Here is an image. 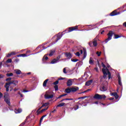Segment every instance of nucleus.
<instances>
[{"mask_svg":"<svg viewBox=\"0 0 126 126\" xmlns=\"http://www.w3.org/2000/svg\"><path fill=\"white\" fill-rule=\"evenodd\" d=\"M113 35H114V39H119V38H121L122 35H119V34H115V32L112 31H110L107 34L108 38L105 39V43H108L110 40H112V37H113Z\"/></svg>","mask_w":126,"mask_h":126,"instance_id":"obj_1","label":"nucleus"},{"mask_svg":"<svg viewBox=\"0 0 126 126\" xmlns=\"http://www.w3.org/2000/svg\"><path fill=\"white\" fill-rule=\"evenodd\" d=\"M102 73H103V78H106L107 75H108V79H110V78H111V76H112V75L111 74V72H110L108 68H106L105 69L102 68Z\"/></svg>","mask_w":126,"mask_h":126,"instance_id":"obj_2","label":"nucleus"},{"mask_svg":"<svg viewBox=\"0 0 126 126\" xmlns=\"http://www.w3.org/2000/svg\"><path fill=\"white\" fill-rule=\"evenodd\" d=\"M106 96L105 94H95L94 96V98L96 99V100H105Z\"/></svg>","mask_w":126,"mask_h":126,"instance_id":"obj_3","label":"nucleus"},{"mask_svg":"<svg viewBox=\"0 0 126 126\" xmlns=\"http://www.w3.org/2000/svg\"><path fill=\"white\" fill-rule=\"evenodd\" d=\"M7 85L10 86L11 84L13 85V87H15L18 84V81L17 80H11L6 83Z\"/></svg>","mask_w":126,"mask_h":126,"instance_id":"obj_4","label":"nucleus"},{"mask_svg":"<svg viewBox=\"0 0 126 126\" xmlns=\"http://www.w3.org/2000/svg\"><path fill=\"white\" fill-rule=\"evenodd\" d=\"M50 93V91H47L46 92V94L44 95V98L45 99H52L54 98V95L53 94L49 95Z\"/></svg>","mask_w":126,"mask_h":126,"instance_id":"obj_5","label":"nucleus"},{"mask_svg":"<svg viewBox=\"0 0 126 126\" xmlns=\"http://www.w3.org/2000/svg\"><path fill=\"white\" fill-rule=\"evenodd\" d=\"M77 29H78V26H77L69 27L66 33H69L70 32H72V31H75V30H77Z\"/></svg>","mask_w":126,"mask_h":126,"instance_id":"obj_6","label":"nucleus"},{"mask_svg":"<svg viewBox=\"0 0 126 126\" xmlns=\"http://www.w3.org/2000/svg\"><path fill=\"white\" fill-rule=\"evenodd\" d=\"M119 14H121V12H117V10H115L110 14V16H115V15H119Z\"/></svg>","mask_w":126,"mask_h":126,"instance_id":"obj_7","label":"nucleus"},{"mask_svg":"<svg viewBox=\"0 0 126 126\" xmlns=\"http://www.w3.org/2000/svg\"><path fill=\"white\" fill-rule=\"evenodd\" d=\"M64 55L66 58H67L69 60H70L71 58H72V55L69 52H66L64 53Z\"/></svg>","mask_w":126,"mask_h":126,"instance_id":"obj_8","label":"nucleus"},{"mask_svg":"<svg viewBox=\"0 0 126 126\" xmlns=\"http://www.w3.org/2000/svg\"><path fill=\"white\" fill-rule=\"evenodd\" d=\"M99 89H100V91H102V92L107 91V88L106 87V86H105V85H101Z\"/></svg>","mask_w":126,"mask_h":126,"instance_id":"obj_9","label":"nucleus"},{"mask_svg":"<svg viewBox=\"0 0 126 126\" xmlns=\"http://www.w3.org/2000/svg\"><path fill=\"white\" fill-rule=\"evenodd\" d=\"M4 100L5 102L8 105V106H10V99L8 98V97H5V96H4Z\"/></svg>","mask_w":126,"mask_h":126,"instance_id":"obj_10","label":"nucleus"},{"mask_svg":"<svg viewBox=\"0 0 126 126\" xmlns=\"http://www.w3.org/2000/svg\"><path fill=\"white\" fill-rule=\"evenodd\" d=\"M59 60H60V57H57V59H53L51 62V63L52 64H54V63H58V61H59Z\"/></svg>","mask_w":126,"mask_h":126,"instance_id":"obj_11","label":"nucleus"},{"mask_svg":"<svg viewBox=\"0 0 126 126\" xmlns=\"http://www.w3.org/2000/svg\"><path fill=\"white\" fill-rule=\"evenodd\" d=\"M78 90H79V88H78V87L71 88V92H76V91H78Z\"/></svg>","mask_w":126,"mask_h":126,"instance_id":"obj_12","label":"nucleus"},{"mask_svg":"<svg viewBox=\"0 0 126 126\" xmlns=\"http://www.w3.org/2000/svg\"><path fill=\"white\" fill-rule=\"evenodd\" d=\"M63 34H58L57 36V38L55 40V42L56 43H57V42H58V41L60 39H61V38H62V37H63Z\"/></svg>","mask_w":126,"mask_h":126,"instance_id":"obj_13","label":"nucleus"},{"mask_svg":"<svg viewBox=\"0 0 126 126\" xmlns=\"http://www.w3.org/2000/svg\"><path fill=\"white\" fill-rule=\"evenodd\" d=\"M92 82H93V80H92L88 81L87 82H86L85 85L86 86H90V85H91V84H92Z\"/></svg>","mask_w":126,"mask_h":126,"instance_id":"obj_14","label":"nucleus"},{"mask_svg":"<svg viewBox=\"0 0 126 126\" xmlns=\"http://www.w3.org/2000/svg\"><path fill=\"white\" fill-rule=\"evenodd\" d=\"M49 109V106H48L47 107V108L45 109H43L39 111V112H38V113L37 114V116H39V115H40V114H42V113L45 112V111H47V109Z\"/></svg>","mask_w":126,"mask_h":126,"instance_id":"obj_15","label":"nucleus"},{"mask_svg":"<svg viewBox=\"0 0 126 126\" xmlns=\"http://www.w3.org/2000/svg\"><path fill=\"white\" fill-rule=\"evenodd\" d=\"M118 84H119L120 86H122L123 84H122V78H121V76L118 75Z\"/></svg>","mask_w":126,"mask_h":126,"instance_id":"obj_16","label":"nucleus"},{"mask_svg":"<svg viewBox=\"0 0 126 126\" xmlns=\"http://www.w3.org/2000/svg\"><path fill=\"white\" fill-rule=\"evenodd\" d=\"M83 52H84V56L83 60H84L86 58V56H87V52H86V48H83Z\"/></svg>","mask_w":126,"mask_h":126,"instance_id":"obj_17","label":"nucleus"},{"mask_svg":"<svg viewBox=\"0 0 126 126\" xmlns=\"http://www.w3.org/2000/svg\"><path fill=\"white\" fill-rule=\"evenodd\" d=\"M72 85V80L70 79L67 81V86H71Z\"/></svg>","mask_w":126,"mask_h":126,"instance_id":"obj_18","label":"nucleus"},{"mask_svg":"<svg viewBox=\"0 0 126 126\" xmlns=\"http://www.w3.org/2000/svg\"><path fill=\"white\" fill-rule=\"evenodd\" d=\"M98 45V43H97V40L96 39H94V41L93 42V45L94 47H97V45Z\"/></svg>","mask_w":126,"mask_h":126,"instance_id":"obj_19","label":"nucleus"},{"mask_svg":"<svg viewBox=\"0 0 126 126\" xmlns=\"http://www.w3.org/2000/svg\"><path fill=\"white\" fill-rule=\"evenodd\" d=\"M111 95L112 96H114V97H115V99H118V98H119V95H118V94L116 92H114V93H112L111 94Z\"/></svg>","mask_w":126,"mask_h":126,"instance_id":"obj_20","label":"nucleus"},{"mask_svg":"<svg viewBox=\"0 0 126 126\" xmlns=\"http://www.w3.org/2000/svg\"><path fill=\"white\" fill-rule=\"evenodd\" d=\"M9 86H10L9 85H7L6 83L5 84L4 87L6 88V92H8L9 91Z\"/></svg>","mask_w":126,"mask_h":126,"instance_id":"obj_21","label":"nucleus"},{"mask_svg":"<svg viewBox=\"0 0 126 126\" xmlns=\"http://www.w3.org/2000/svg\"><path fill=\"white\" fill-rule=\"evenodd\" d=\"M16 74H17L18 75L19 74H21V73H22V72H21V71L19 69H16L14 70Z\"/></svg>","mask_w":126,"mask_h":126,"instance_id":"obj_22","label":"nucleus"},{"mask_svg":"<svg viewBox=\"0 0 126 126\" xmlns=\"http://www.w3.org/2000/svg\"><path fill=\"white\" fill-rule=\"evenodd\" d=\"M49 81V79H47L45 80L43 83V87H46L47 86V83H48V82Z\"/></svg>","mask_w":126,"mask_h":126,"instance_id":"obj_23","label":"nucleus"},{"mask_svg":"<svg viewBox=\"0 0 126 126\" xmlns=\"http://www.w3.org/2000/svg\"><path fill=\"white\" fill-rule=\"evenodd\" d=\"M14 55H15V52H11L10 53L8 54L6 57L7 58H10L11 56Z\"/></svg>","mask_w":126,"mask_h":126,"instance_id":"obj_24","label":"nucleus"},{"mask_svg":"<svg viewBox=\"0 0 126 126\" xmlns=\"http://www.w3.org/2000/svg\"><path fill=\"white\" fill-rule=\"evenodd\" d=\"M65 92L66 93L69 94L71 92V88H67L65 90Z\"/></svg>","mask_w":126,"mask_h":126,"instance_id":"obj_25","label":"nucleus"},{"mask_svg":"<svg viewBox=\"0 0 126 126\" xmlns=\"http://www.w3.org/2000/svg\"><path fill=\"white\" fill-rule=\"evenodd\" d=\"M55 52L56 51L55 50H51L49 55V57H52V56H53Z\"/></svg>","mask_w":126,"mask_h":126,"instance_id":"obj_26","label":"nucleus"},{"mask_svg":"<svg viewBox=\"0 0 126 126\" xmlns=\"http://www.w3.org/2000/svg\"><path fill=\"white\" fill-rule=\"evenodd\" d=\"M15 113L16 114H19V113H21V112H22V109L19 108L17 110H15Z\"/></svg>","mask_w":126,"mask_h":126,"instance_id":"obj_27","label":"nucleus"},{"mask_svg":"<svg viewBox=\"0 0 126 126\" xmlns=\"http://www.w3.org/2000/svg\"><path fill=\"white\" fill-rule=\"evenodd\" d=\"M64 105H65V103H64V102H62V103H61L58 104V105H57V107H63V106H64Z\"/></svg>","mask_w":126,"mask_h":126,"instance_id":"obj_28","label":"nucleus"},{"mask_svg":"<svg viewBox=\"0 0 126 126\" xmlns=\"http://www.w3.org/2000/svg\"><path fill=\"white\" fill-rule=\"evenodd\" d=\"M45 117H47V115H43V116L40 118V121H39V124H40V125H41V123H42V121H43V119L44 118H45Z\"/></svg>","mask_w":126,"mask_h":126,"instance_id":"obj_29","label":"nucleus"},{"mask_svg":"<svg viewBox=\"0 0 126 126\" xmlns=\"http://www.w3.org/2000/svg\"><path fill=\"white\" fill-rule=\"evenodd\" d=\"M94 63V62L93 61V60H92V57H91L89 60V63L90 64H93Z\"/></svg>","mask_w":126,"mask_h":126,"instance_id":"obj_30","label":"nucleus"},{"mask_svg":"<svg viewBox=\"0 0 126 126\" xmlns=\"http://www.w3.org/2000/svg\"><path fill=\"white\" fill-rule=\"evenodd\" d=\"M50 105V102H46L45 103H43L42 107H47V106H49Z\"/></svg>","mask_w":126,"mask_h":126,"instance_id":"obj_31","label":"nucleus"},{"mask_svg":"<svg viewBox=\"0 0 126 126\" xmlns=\"http://www.w3.org/2000/svg\"><path fill=\"white\" fill-rule=\"evenodd\" d=\"M6 76H7L8 77H10V76H13V73H7L6 74Z\"/></svg>","mask_w":126,"mask_h":126,"instance_id":"obj_32","label":"nucleus"},{"mask_svg":"<svg viewBox=\"0 0 126 126\" xmlns=\"http://www.w3.org/2000/svg\"><path fill=\"white\" fill-rule=\"evenodd\" d=\"M27 122V119H26L24 122H23L22 124L20 125V126H23L25 124H26V122Z\"/></svg>","mask_w":126,"mask_h":126,"instance_id":"obj_33","label":"nucleus"},{"mask_svg":"<svg viewBox=\"0 0 126 126\" xmlns=\"http://www.w3.org/2000/svg\"><path fill=\"white\" fill-rule=\"evenodd\" d=\"M78 109H79V106L77 105L74 107V110H75V111H76Z\"/></svg>","mask_w":126,"mask_h":126,"instance_id":"obj_34","label":"nucleus"},{"mask_svg":"<svg viewBox=\"0 0 126 126\" xmlns=\"http://www.w3.org/2000/svg\"><path fill=\"white\" fill-rule=\"evenodd\" d=\"M45 61H47V60H49V58L47 56H46V57L44 56L42 58V61H45Z\"/></svg>","mask_w":126,"mask_h":126,"instance_id":"obj_35","label":"nucleus"},{"mask_svg":"<svg viewBox=\"0 0 126 126\" xmlns=\"http://www.w3.org/2000/svg\"><path fill=\"white\" fill-rule=\"evenodd\" d=\"M55 91H58L59 90V86L58 85H55L54 86Z\"/></svg>","mask_w":126,"mask_h":126,"instance_id":"obj_36","label":"nucleus"},{"mask_svg":"<svg viewBox=\"0 0 126 126\" xmlns=\"http://www.w3.org/2000/svg\"><path fill=\"white\" fill-rule=\"evenodd\" d=\"M89 45L90 47H94L93 46V42L92 41H90V42H89Z\"/></svg>","mask_w":126,"mask_h":126,"instance_id":"obj_37","label":"nucleus"},{"mask_svg":"<svg viewBox=\"0 0 126 126\" xmlns=\"http://www.w3.org/2000/svg\"><path fill=\"white\" fill-rule=\"evenodd\" d=\"M71 62H73V63H76V62H78L79 60L78 59H71Z\"/></svg>","mask_w":126,"mask_h":126,"instance_id":"obj_38","label":"nucleus"},{"mask_svg":"<svg viewBox=\"0 0 126 126\" xmlns=\"http://www.w3.org/2000/svg\"><path fill=\"white\" fill-rule=\"evenodd\" d=\"M85 98H87V96L80 97L78 98V100H80L81 99H85Z\"/></svg>","mask_w":126,"mask_h":126,"instance_id":"obj_39","label":"nucleus"},{"mask_svg":"<svg viewBox=\"0 0 126 126\" xmlns=\"http://www.w3.org/2000/svg\"><path fill=\"white\" fill-rule=\"evenodd\" d=\"M101 54H102L101 52H96V55H97V57H100V56H101Z\"/></svg>","mask_w":126,"mask_h":126,"instance_id":"obj_40","label":"nucleus"},{"mask_svg":"<svg viewBox=\"0 0 126 126\" xmlns=\"http://www.w3.org/2000/svg\"><path fill=\"white\" fill-rule=\"evenodd\" d=\"M12 60H11V59H8L6 61V63H12Z\"/></svg>","mask_w":126,"mask_h":126,"instance_id":"obj_41","label":"nucleus"},{"mask_svg":"<svg viewBox=\"0 0 126 126\" xmlns=\"http://www.w3.org/2000/svg\"><path fill=\"white\" fill-rule=\"evenodd\" d=\"M54 85H57L59 84V80H57L53 83Z\"/></svg>","mask_w":126,"mask_h":126,"instance_id":"obj_42","label":"nucleus"},{"mask_svg":"<svg viewBox=\"0 0 126 126\" xmlns=\"http://www.w3.org/2000/svg\"><path fill=\"white\" fill-rule=\"evenodd\" d=\"M63 73H65V74L67 73V72H66V68H64L63 69Z\"/></svg>","mask_w":126,"mask_h":126,"instance_id":"obj_43","label":"nucleus"},{"mask_svg":"<svg viewBox=\"0 0 126 126\" xmlns=\"http://www.w3.org/2000/svg\"><path fill=\"white\" fill-rule=\"evenodd\" d=\"M77 57H80V53L79 52H77L75 54Z\"/></svg>","mask_w":126,"mask_h":126,"instance_id":"obj_44","label":"nucleus"},{"mask_svg":"<svg viewBox=\"0 0 126 126\" xmlns=\"http://www.w3.org/2000/svg\"><path fill=\"white\" fill-rule=\"evenodd\" d=\"M6 81H11V77L7 78L6 79Z\"/></svg>","mask_w":126,"mask_h":126,"instance_id":"obj_45","label":"nucleus"},{"mask_svg":"<svg viewBox=\"0 0 126 126\" xmlns=\"http://www.w3.org/2000/svg\"><path fill=\"white\" fill-rule=\"evenodd\" d=\"M21 57H23V58H24L25 57H27V55L25 54H21Z\"/></svg>","mask_w":126,"mask_h":126,"instance_id":"obj_46","label":"nucleus"},{"mask_svg":"<svg viewBox=\"0 0 126 126\" xmlns=\"http://www.w3.org/2000/svg\"><path fill=\"white\" fill-rule=\"evenodd\" d=\"M101 64H102V67H103V68H105V67H106V65H105V64H104L103 63H102Z\"/></svg>","mask_w":126,"mask_h":126,"instance_id":"obj_47","label":"nucleus"},{"mask_svg":"<svg viewBox=\"0 0 126 126\" xmlns=\"http://www.w3.org/2000/svg\"><path fill=\"white\" fill-rule=\"evenodd\" d=\"M2 96H3V95L2 94V93H1V92H0V100L1 99V98L2 97Z\"/></svg>","mask_w":126,"mask_h":126,"instance_id":"obj_48","label":"nucleus"},{"mask_svg":"<svg viewBox=\"0 0 126 126\" xmlns=\"http://www.w3.org/2000/svg\"><path fill=\"white\" fill-rule=\"evenodd\" d=\"M86 92H88V91L87 90L82 92L81 93H79L78 94H82L83 93H86Z\"/></svg>","mask_w":126,"mask_h":126,"instance_id":"obj_49","label":"nucleus"},{"mask_svg":"<svg viewBox=\"0 0 126 126\" xmlns=\"http://www.w3.org/2000/svg\"><path fill=\"white\" fill-rule=\"evenodd\" d=\"M86 92H88V91L87 90L82 92L81 93H79L78 94H82L83 93H86Z\"/></svg>","mask_w":126,"mask_h":126,"instance_id":"obj_50","label":"nucleus"},{"mask_svg":"<svg viewBox=\"0 0 126 126\" xmlns=\"http://www.w3.org/2000/svg\"><path fill=\"white\" fill-rule=\"evenodd\" d=\"M64 79H65V78L61 77L59 79V80H63Z\"/></svg>","mask_w":126,"mask_h":126,"instance_id":"obj_51","label":"nucleus"},{"mask_svg":"<svg viewBox=\"0 0 126 126\" xmlns=\"http://www.w3.org/2000/svg\"><path fill=\"white\" fill-rule=\"evenodd\" d=\"M40 108H39L36 111V114H39V112H40Z\"/></svg>","mask_w":126,"mask_h":126,"instance_id":"obj_52","label":"nucleus"},{"mask_svg":"<svg viewBox=\"0 0 126 126\" xmlns=\"http://www.w3.org/2000/svg\"><path fill=\"white\" fill-rule=\"evenodd\" d=\"M66 101L67 100H73V98H65Z\"/></svg>","mask_w":126,"mask_h":126,"instance_id":"obj_53","label":"nucleus"},{"mask_svg":"<svg viewBox=\"0 0 126 126\" xmlns=\"http://www.w3.org/2000/svg\"><path fill=\"white\" fill-rule=\"evenodd\" d=\"M123 26H124V27H126V22H124V23H123Z\"/></svg>","mask_w":126,"mask_h":126,"instance_id":"obj_54","label":"nucleus"},{"mask_svg":"<svg viewBox=\"0 0 126 126\" xmlns=\"http://www.w3.org/2000/svg\"><path fill=\"white\" fill-rule=\"evenodd\" d=\"M15 62H16V63H18V62H19V59H16L15 60Z\"/></svg>","mask_w":126,"mask_h":126,"instance_id":"obj_55","label":"nucleus"},{"mask_svg":"<svg viewBox=\"0 0 126 126\" xmlns=\"http://www.w3.org/2000/svg\"><path fill=\"white\" fill-rule=\"evenodd\" d=\"M94 69L96 70L97 72H98V67H96L94 68Z\"/></svg>","mask_w":126,"mask_h":126,"instance_id":"obj_56","label":"nucleus"},{"mask_svg":"<svg viewBox=\"0 0 126 126\" xmlns=\"http://www.w3.org/2000/svg\"><path fill=\"white\" fill-rule=\"evenodd\" d=\"M65 100H66V99H65V98H64V99H62V100H61V101H60V102H63V101H65Z\"/></svg>","mask_w":126,"mask_h":126,"instance_id":"obj_57","label":"nucleus"},{"mask_svg":"<svg viewBox=\"0 0 126 126\" xmlns=\"http://www.w3.org/2000/svg\"><path fill=\"white\" fill-rule=\"evenodd\" d=\"M80 53H81V54H83V50H80Z\"/></svg>","mask_w":126,"mask_h":126,"instance_id":"obj_58","label":"nucleus"},{"mask_svg":"<svg viewBox=\"0 0 126 126\" xmlns=\"http://www.w3.org/2000/svg\"><path fill=\"white\" fill-rule=\"evenodd\" d=\"M57 110L56 109H54L53 111H51V113H55V112H56Z\"/></svg>","mask_w":126,"mask_h":126,"instance_id":"obj_59","label":"nucleus"},{"mask_svg":"<svg viewBox=\"0 0 126 126\" xmlns=\"http://www.w3.org/2000/svg\"><path fill=\"white\" fill-rule=\"evenodd\" d=\"M3 77V75L2 74H0V78H2Z\"/></svg>","mask_w":126,"mask_h":126,"instance_id":"obj_60","label":"nucleus"},{"mask_svg":"<svg viewBox=\"0 0 126 126\" xmlns=\"http://www.w3.org/2000/svg\"><path fill=\"white\" fill-rule=\"evenodd\" d=\"M17 58H20V57H21V54H20V55H18L17 56Z\"/></svg>","mask_w":126,"mask_h":126,"instance_id":"obj_61","label":"nucleus"},{"mask_svg":"<svg viewBox=\"0 0 126 126\" xmlns=\"http://www.w3.org/2000/svg\"><path fill=\"white\" fill-rule=\"evenodd\" d=\"M17 90H18V89H17V88H15L14 89V91H17Z\"/></svg>","mask_w":126,"mask_h":126,"instance_id":"obj_62","label":"nucleus"},{"mask_svg":"<svg viewBox=\"0 0 126 126\" xmlns=\"http://www.w3.org/2000/svg\"><path fill=\"white\" fill-rule=\"evenodd\" d=\"M60 98H62V95H59L58 97H57V99H60Z\"/></svg>","mask_w":126,"mask_h":126,"instance_id":"obj_63","label":"nucleus"},{"mask_svg":"<svg viewBox=\"0 0 126 126\" xmlns=\"http://www.w3.org/2000/svg\"><path fill=\"white\" fill-rule=\"evenodd\" d=\"M23 92H28V91L26 90H23Z\"/></svg>","mask_w":126,"mask_h":126,"instance_id":"obj_64","label":"nucleus"}]
</instances>
